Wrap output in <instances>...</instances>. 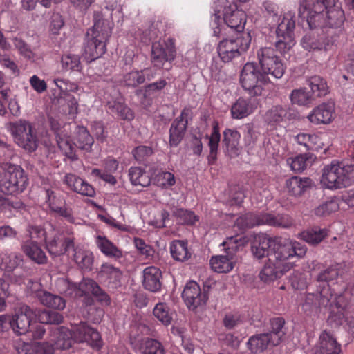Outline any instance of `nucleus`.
Masks as SVG:
<instances>
[{
    "label": "nucleus",
    "instance_id": "obj_1",
    "mask_svg": "<svg viewBox=\"0 0 354 354\" xmlns=\"http://www.w3.org/2000/svg\"><path fill=\"white\" fill-rule=\"evenodd\" d=\"M94 24L86 32L84 52L90 62L102 56L106 51V43L112 33V23L103 17L101 12L93 14Z\"/></svg>",
    "mask_w": 354,
    "mask_h": 354
},
{
    "label": "nucleus",
    "instance_id": "obj_2",
    "mask_svg": "<svg viewBox=\"0 0 354 354\" xmlns=\"http://www.w3.org/2000/svg\"><path fill=\"white\" fill-rule=\"evenodd\" d=\"M223 5L221 13L219 10H215L211 17V26L214 30V35L221 37L231 32L235 35H244L246 15L242 10L238 8L235 3H228L227 0H221Z\"/></svg>",
    "mask_w": 354,
    "mask_h": 354
},
{
    "label": "nucleus",
    "instance_id": "obj_3",
    "mask_svg": "<svg viewBox=\"0 0 354 354\" xmlns=\"http://www.w3.org/2000/svg\"><path fill=\"white\" fill-rule=\"evenodd\" d=\"M354 182V165L344 161L333 160L322 169L321 183L328 189H341Z\"/></svg>",
    "mask_w": 354,
    "mask_h": 354
},
{
    "label": "nucleus",
    "instance_id": "obj_4",
    "mask_svg": "<svg viewBox=\"0 0 354 354\" xmlns=\"http://www.w3.org/2000/svg\"><path fill=\"white\" fill-rule=\"evenodd\" d=\"M306 251V247L296 241L277 237L273 239L269 261L270 263H277L284 266H288V270H290L293 264L288 261V259L294 257L301 258L304 257Z\"/></svg>",
    "mask_w": 354,
    "mask_h": 354
},
{
    "label": "nucleus",
    "instance_id": "obj_5",
    "mask_svg": "<svg viewBox=\"0 0 354 354\" xmlns=\"http://www.w3.org/2000/svg\"><path fill=\"white\" fill-rule=\"evenodd\" d=\"M261 225L287 228L292 225V221L288 216L284 215H274L270 213H247L237 218L235 222V225L240 230Z\"/></svg>",
    "mask_w": 354,
    "mask_h": 354
},
{
    "label": "nucleus",
    "instance_id": "obj_6",
    "mask_svg": "<svg viewBox=\"0 0 354 354\" xmlns=\"http://www.w3.org/2000/svg\"><path fill=\"white\" fill-rule=\"evenodd\" d=\"M269 82L268 77L254 62L246 63L241 73L240 82L250 96L261 95L263 86Z\"/></svg>",
    "mask_w": 354,
    "mask_h": 354
},
{
    "label": "nucleus",
    "instance_id": "obj_7",
    "mask_svg": "<svg viewBox=\"0 0 354 354\" xmlns=\"http://www.w3.org/2000/svg\"><path fill=\"white\" fill-rule=\"evenodd\" d=\"M250 42V33L235 35V37L225 38L218 44V54L224 62H229L245 53L248 49Z\"/></svg>",
    "mask_w": 354,
    "mask_h": 354
},
{
    "label": "nucleus",
    "instance_id": "obj_8",
    "mask_svg": "<svg viewBox=\"0 0 354 354\" xmlns=\"http://www.w3.org/2000/svg\"><path fill=\"white\" fill-rule=\"evenodd\" d=\"M176 56L175 41L172 38L153 43L151 46V61L153 66L169 71L171 63Z\"/></svg>",
    "mask_w": 354,
    "mask_h": 354
},
{
    "label": "nucleus",
    "instance_id": "obj_9",
    "mask_svg": "<svg viewBox=\"0 0 354 354\" xmlns=\"http://www.w3.org/2000/svg\"><path fill=\"white\" fill-rule=\"evenodd\" d=\"M257 59L261 69L266 76L279 79L282 77L286 71V66L281 58L276 55L274 48L263 47L257 50Z\"/></svg>",
    "mask_w": 354,
    "mask_h": 354
},
{
    "label": "nucleus",
    "instance_id": "obj_10",
    "mask_svg": "<svg viewBox=\"0 0 354 354\" xmlns=\"http://www.w3.org/2000/svg\"><path fill=\"white\" fill-rule=\"evenodd\" d=\"M326 0H300L299 15L302 17L308 11L306 21L310 29H316L326 26L324 10Z\"/></svg>",
    "mask_w": 354,
    "mask_h": 354
},
{
    "label": "nucleus",
    "instance_id": "obj_11",
    "mask_svg": "<svg viewBox=\"0 0 354 354\" xmlns=\"http://www.w3.org/2000/svg\"><path fill=\"white\" fill-rule=\"evenodd\" d=\"M293 18L294 16L290 12L287 13L276 30L277 41L275 42V47L281 54L286 53L295 45V21Z\"/></svg>",
    "mask_w": 354,
    "mask_h": 354
},
{
    "label": "nucleus",
    "instance_id": "obj_12",
    "mask_svg": "<svg viewBox=\"0 0 354 354\" xmlns=\"http://www.w3.org/2000/svg\"><path fill=\"white\" fill-rule=\"evenodd\" d=\"M223 245H227L225 248L227 254L212 257L210 259L212 269L218 273H227L233 269L234 266L233 256L241 246V244L238 243L236 236L229 238Z\"/></svg>",
    "mask_w": 354,
    "mask_h": 354
},
{
    "label": "nucleus",
    "instance_id": "obj_13",
    "mask_svg": "<svg viewBox=\"0 0 354 354\" xmlns=\"http://www.w3.org/2000/svg\"><path fill=\"white\" fill-rule=\"evenodd\" d=\"M22 178L20 166L3 164L0 165V191L6 194H15L19 191V179Z\"/></svg>",
    "mask_w": 354,
    "mask_h": 354
},
{
    "label": "nucleus",
    "instance_id": "obj_14",
    "mask_svg": "<svg viewBox=\"0 0 354 354\" xmlns=\"http://www.w3.org/2000/svg\"><path fill=\"white\" fill-rule=\"evenodd\" d=\"M192 111L190 108H184L180 116L176 118L169 129V145L171 147H177L184 138L188 122L192 119Z\"/></svg>",
    "mask_w": 354,
    "mask_h": 354
},
{
    "label": "nucleus",
    "instance_id": "obj_15",
    "mask_svg": "<svg viewBox=\"0 0 354 354\" xmlns=\"http://www.w3.org/2000/svg\"><path fill=\"white\" fill-rule=\"evenodd\" d=\"M71 332L73 339L77 342H86L97 349H100L102 346L101 336L98 331L89 326L86 322H80L75 324Z\"/></svg>",
    "mask_w": 354,
    "mask_h": 354
},
{
    "label": "nucleus",
    "instance_id": "obj_16",
    "mask_svg": "<svg viewBox=\"0 0 354 354\" xmlns=\"http://www.w3.org/2000/svg\"><path fill=\"white\" fill-rule=\"evenodd\" d=\"M122 276L120 268L109 262L103 263L97 274V277L101 283L113 290L121 286Z\"/></svg>",
    "mask_w": 354,
    "mask_h": 354
},
{
    "label": "nucleus",
    "instance_id": "obj_17",
    "mask_svg": "<svg viewBox=\"0 0 354 354\" xmlns=\"http://www.w3.org/2000/svg\"><path fill=\"white\" fill-rule=\"evenodd\" d=\"M182 297L190 310L205 305L207 300V294L202 292L199 285L194 281H190L186 284Z\"/></svg>",
    "mask_w": 354,
    "mask_h": 354
},
{
    "label": "nucleus",
    "instance_id": "obj_18",
    "mask_svg": "<svg viewBox=\"0 0 354 354\" xmlns=\"http://www.w3.org/2000/svg\"><path fill=\"white\" fill-rule=\"evenodd\" d=\"M313 354H343L342 346L334 336L324 330L319 335V341L312 349Z\"/></svg>",
    "mask_w": 354,
    "mask_h": 354
},
{
    "label": "nucleus",
    "instance_id": "obj_19",
    "mask_svg": "<svg viewBox=\"0 0 354 354\" xmlns=\"http://www.w3.org/2000/svg\"><path fill=\"white\" fill-rule=\"evenodd\" d=\"M334 104L326 102L315 107L307 118L315 124H329L334 118Z\"/></svg>",
    "mask_w": 354,
    "mask_h": 354
},
{
    "label": "nucleus",
    "instance_id": "obj_20",
    "mask_svg": "<svg viewBox=\"0 0 354 354\" xmlns=\"http://www.w3.org/2000/svg\"><path fill=\"white\" fill-rule=\"evenodd\" d=\"M49 253L55 257L64 254L69 249H74V239L57 232L53 239L46 243Z\"/></svg>",
    "mask_w": 354,
    "mask_h": 354
},
{
    "label": "nucleus",
    "instance_id": "obj_21",
    "mask_svg": "<svg viewBox=\"0 0 354 354\" xmlns=\"http://www.w3.org/2000/svg\"><path fill=\"white\" fill-rule=\"evenodd\" d=\"M24 315L28 322V328L24 333L28 337L32 339H40L45 334L44 327L38 322L37 311L26 306L24 308Z\"/></svg>",
    "mask_w": 354,
    "mask_h": 354
},
{
    "label": "nucleus",
    "instance_id": "obj_22",
    "mask_svg": "<svg viewBox=\"0 0 354 354\" xmlns=\"http://www.w3.org/2000/svg\"><path fill=\"white\" fill-rule=\"evenodd\" d=\"M326 8L324 10L326 18V26L330 28L339 27L344 21V13L339 5L334 0H326L324 3Z\"/></svg>",
    "mask_w": 354,
    "mask_h": 354
},
{
    "label": "nucleus",
    "instance_id": "obj_23",
    "mask_svg": "<svg viewBox=\"0 0 354 354\" xmlns=\"http://www.w3.org/2000/svg\"><path fill=\"white\" fill-rule=\"evenodd\" d=\"M64 183L73 191L88 197H93L95 194L94 187L82 178L73 174H66Z\"/></svg>",
    "mask_w": 354,
    "mask_h": 354
},
{
    "label": "nucleus",
    "instance_id": "obj_24",
    "mask_svg": "<svg viewBox=\"0 0 354 354\" xmlns=\"http://www.w3.org/2000/svg\"><path fill=\"white\" fill-rule=\"evenodd\" d=\"M154 77L151 68H146L142 70H135L123 75L122 82L125 86L136 88L143 84L146 80L150 81Z\"/></svg>",
    "mask_w": 354,
    "mask_h": 354
},
{
    "label": "nucleus",
    "instance_id": "obj_25",
    "mask_svg": "<svg viewBox=\"0 0 354 354\" xmlns=\"http://www.w3.org/2000/svg\"><path fill=\"white\" fill-rule=\"evenodd\" d=\"M142 286L145 289L152 292H158L162 286V272L160 270L154 266L146 268L143 270Z\"/></svg>",
    "mask_w": 354,
    "mask_h": 354
},
{
    "label": "nucleus",
    "instance_id": "obj_26",
    "mask_svg": "<svg viewBox=\"0 0 354 354\" xmlns=\"http://www.w3.org/2000/svg\"><path fill=\"white\" fill-rule=\"evenodd\" d=\"M240 138L241 135L236 129H226L223 131V144L227 153L232 158L237 157L241 152Z\"/></svg>",
    "mask_w": 354,
    "mask_h": 354
},
{
    "label": "nucleus",
    "instance_id": "obj_27",
    "mask_svg": "<svg viewBox=\"0 0 354 354\" xmlns=\"http://www.w3.org/2000/svg\"><path fill=\"white\" fill-rule=\"evenodd\" d=\"M272 241L273 239L263 234L256 236L251 248L254 257L261 260L266 257L269 261L270 250L272 249Z\"/></svg>",
    "mask_w": 354,
    "mask_h": 354
},
{
    "label": "nucleus",
    "instance_id": "obj_28",
    "mask_svg": "<svg viewBox=\"0 0 354 354\" xmlns=\"http://www.w3.org/2000/svg\"><path fill=\"white\" fill-rule=\"evenodd\" d=\"M80 288H84L86 290L91 292L101 305L108 306L111 304V300L109 295L93 279H84L80 283Z\"/></svg>",
    "mask_w": 354,
    "mask_h": 354
},
{
    "label": "nucleus",
    "instance_id": "obj_29",
    "mask_svg": "<svg viewBox=\"0 0 354 354\" xmlns=\"http://www.w3.org/2000/svg\"><path fill=\"white\" fill-rule=\"evenodd\" d=\"M95 244L100 252L110 259L118 260L123 256L122 250L105 236L97 235L95 237Z\"/></svg>",
    "mask_w": 354,
    "mask_h": 354
},
{
    "label": "nucleus",
    "instance_id": "obj_30",
    "mask_svg": "<svg viewBox=\"0 0 354 354\" xmlns=\"http://www.w3.org/2000/svg\"><path fill=\"white\" fill-rule=\"evenodd\" d=\"M288 271V266H284L277 263H270L268 260V262L259 273V277L264 282H270L280 278Z\"/></svg>",
    "mask_w": 354,
    "mask_h": 354
},
{
    "label": "nucleus",
    "instance_id": "obj_31",
    "mask_svg": "<svg viewBox=\"0 0 354 354\" xmlns=\"http://www.w3.org/2000/svg\"><path fill=\"white\" fill-rule=\"evenodd\" d=\"M55 137L58 147L63 152L64 156L71 160H77L75 147L67 133L63 130L57 129L55 131Z\"/></svg>",
    "mask_w": 354,
    "mask_h": 354
},
{
    "label": "nucleus",
    "instance_id": "obj_32",
    "mask_svg": "<svg viewBox=\"0 0 354 354\" xmlns=\"http://www.w3.org/2000/svg\"><path fill=\"white\" fill-rule=\"evenodd\" d=\"M55 337L54 340L56 349L67 350L72 347L73 337L72 332L64 326L57 328L53 331Z\"/></svg>",
    "mask_w": 354,
    "mask_h": 354
},
{
    "label": "nucleus",
    "instance_id": "obj_33",
    "mask_svg": "<svg viewBox=\"0 0 354 354\" xmlns=\"http://www.w3.org/2000/svg\"><path fill=\"white\" fill-rule=\"evenodd\" d=\"M268 346H272V340L266 333L251 336L247 342L248 348L255 354L263 352Z\"/></svg>",
    "mask_w": 354,
    "mask_h": 354
},
{
    "label": "nucleus",
    "instance_id": "obj_34",
    "mask_svg": "<svg viewBox=\"0 0 354 354\" xmlns=\"http://www.w3.org/2000/svg\"><path fill=\"white\" fill-rule=\"evenodd\" d=\"M270 330L266 333L272 340V346H277L281 343L286 333L285 328V319L283 317H274L270 319Z\"/></svg>",
    "mask_w": 354,
    "mask_h": 354
},
{
    "label": "nucleus",
    "instance_id": "obj_35",
    "mask_svg": "<svg viewBox=\"0 0 354 354\" xmlns=\"http://www.w3.org/2000/svg\"><path fill=\"white\" fill-rule=\"evenodd\" d=\"M328 236V231L326 228L314 227L307 229L299 234L298 236L310 245H315L323 241Z\"/></svg>",
    "mask_w": 354,
    "mask_h": 354
},
{
    "label": "nucleus",
    "instance_id": "obj_36",
    "mask_svg": "<svg viewBox=\"0 0 354 354\" xmlns=\"http://www.w3.org/2000/svg\"><path fill=\"white\" fill-rule=\"evenodd\" d=\"M37 297L41 304L46 307L63 310L66 306L65 300L62 297L47 291H38L37 292Z\"/></svg>",
    "mask_w": 354,
    "mask_h": 354
},
{
    "label": "nucleus",
    "instance_id": "obj_37",
    "mask_svg": "<svg viewBox=\"0 0 354 354\" xmlns=\"http://www.w3.org/2000/svg\"><path fill=\"white\" fill-rule=\"evenodd\" d=\"M306 82L310 88V93L314 99L315 97H324L329 92L326 81L319 75H313L308 77Z\"/></svg>",
    "mask_w": 354,
    "mask_h": 354
},
{
    "label": "nucleus",
    "instance_id": "obj_38",
    "mask_svg": "<svg viewBox=\"0 0 354 354\" xmlns=\"http://www.w3.org/2000/svg\"><path fill=\"white\" fill-rule=\"evenodd\" d=\"M312 184V180L309 178H299L293 176L286 181V187L288 192L295 196H301Z\"/></svg>",
    "mask_w": 354,
    "mask_h": 354
},
{
    "label": "nucleus",
    "instance_id": "obj_39",
    "mask_svg": "<svg viewBox=\"0 0 354 354\" xmlns=\"http://www.w3.org/2000/svg\"><path fill=\"white\" fill-rule=\"evenodd\" d=\"M295 140L307 151H315L321 148V139L314 133H300L295 136Z\"/></svg>",
    "mask_w": 354,
    "mask_h": 354
},
{
    "label": "nucleus",
    "instance_id": "obj_40",
    "mask_svg": "<svg viewBox=\"0 0 354 354\" xmlns=\"http://www.w3.org/2000/svg\"><path fill=\"white\" fill-rule=\"evenodd\" d=\"M73 250L75 252L73 259L78 266L82 270H91L94 261L93 253L91 251L80 248H74Z\"/></svg>",
    "mask_w": 354,
    "mask_h": 354
},
{
    "label": "nucleus",
    "instance_id": "obj_41",
    "mask_svg": "<svg viewBox=\"0 0 354 354\" xmlns=\"http://www.w3.org/2000/svg\"><path fill=\"white\" fill-rule=\"evenodd\" d=\"M170 252L172 257L178 261H185L191 257L187 248V242L182 240H175L170 245Z\"/></svg>",
    "mask_w": 354,
    "mask_h": 354
},
{
    "label": "nucleus",
    "instance_id": "obj_42",
    "mask_svg": "<svg viewBox=\"0 0 354 354\" xmlns=\"http://www.w3.org/2000/svg\"><path fill=\"white\" fill-rule=\"evenodd\" d=\"M303 48L307 50H321L325 47L324 37L315 32H309L305 35L301 40Z\"/></svg>",
    "mask_w": 354,
    "mask_h": 354
},
{
    "label": "nucleus",
    "instance_id": "obj_43",
    "mask_svg": "<svg viewBox=\"0 0 354 354\" xmlns=\"http://www.w3.org/2000/svg\"><path fill=\"white\" fill-rule=\"evenodd\" d=\"M24 131L26 135V137L24 138V149L28 152L35 151L39 142L36 129L29 122L24 121Z\"/></svg>",
    "mask_w": 354,
    "mask_h": 354
},
{
    "label": "nucleus",
    "instance_id": "obj_44",
    "mask_svg": "<svg viewBox=\"0 0 354 354\" xmlns=\"http://www.w3.org/2000/svg\"><path fill=\"white\" fill-rule=\"evenodd\" d=\"M75 134V145L77 147L83 150H90L93 144V138L87 129L83 126H77Z\"/></svg>",
    "mask_w": 354,
    "mask_h": 354
},
{
    "label": "nucleus",
    "instance_id": "obj_45",
    "mask_svg": "<svg viewBox=\"0 0 354 354\" xmlns=\"http://www.w3.org/2000/svg\"><path fill=\"white\" fill-rule=\"evenodd\" d=\"M290 99L292 104L308 106L314 100L313 95L306 88H299L292 91Z\"/></svg>",
    "mask_w": 354,
    "mask_h": 354
},
{
    "label": "nucleus",
    "instance_id": "obj_46",
    "mask_svg": "<svg viewBox=\"0 0 354 354\" xmlns=\"http://www.w3.org/2000/svg\"><path fill=\"white\" fill-rule=\"evenodd\" d=\"M129 176L132 185L147 187L151 183V179L146 171L139 167H131L129 169Z\"/></svg>",
    "mask_w": 354,
    "mask_h": 354
},
{
    "label": "nucleus",
    "instance_id": "obj_47",
    "mask_svg": "<svg viewBox=\"0 0 354 354\" xmlns=\"http://www.w3.org/2000/svg\"><path fill=\"white\" fill-rule=\"evenodd\" d=\"M35 310L37 311L38 322L41 324L59 325L64 321L63 315L57 311L37 309Z\"/></svg>",
    "mask_w": 354,
    "mask_h": 354
},
{
    "label": "nucleus",
    "instance_id": "obj_48",
    "mask_svg": "<svg viewBox=\"0 0 354 354\" xmlns=\"http://www.w3.org/2000/svg\"><path fill=\"white\" fill-rule=\"evenodd\" d=\"M26 244L42 243L46 241L45 231L39 225H28L26 228Z\"/></svg>",
    "mask_w": 354,
    "mask_h": 354
},
{
    "label": "nucleus",
    "instance_id": "obj_49",
    "mask_svg": "<svg viewBox=\"0 0 354 354\" xmlns=\"http://www.w3.org/2000/svg\"><path fill=\"white\" fill-rule=\"evenodd\" d=\"M140 351L142 354H164L162 344L156 339L143 338L141 340Z\"/></svg>",
    "mask_w": 354,
    "mask_h": 354
},
{
    "label": "nucleus",
    "instance_id": "obj_50",
    "mask_svg": "<svg viewBox=\"0 0 354 354\" xmlns=\"http://www.w3.org/2000/svg\"><path fill=\"white\" fill-rule=\"evenodd\" d=\"M221 140V135L218 124H216L212 128V131L209 137L208 146L209 147V155L208 156L209 164H213L216 159L218 144Z\"/></svg>",
    "mask_w": 354,
    "mask_h": 354
},
{
    "label": "nucleus",
    "instance_id": "obj_51",
    "mask_svg": "<svg viewBox=\"0 0 354 354\" xmlns=\"http://www.w3.org/2000/svg\"><path fill=\"white\" fill-rule=\"evenodd\" d=\"M153 314L163 325L168 326L171 324L174 313L166 304H157L153 310Z\"/></svg>",
    "mask_w": 354,
    "mask_h": 354
},
{
    "label": "nucleus",
    "instance_id": "obj_52",
    "mask_svg": "<svg viewBox=\"0 0 354 354\" xmlns=\"http://www.w3.org/2000/svg\"><path fill=\"white\" fill-rule=\"evenodd\" d=\"M321 295L308 294L306 296L304 303L302 304V310L307 314L311 315L317 313L319 306L324 304V299H320ZM327 305V304H326Z\"/></svg>",
    "mask_w": 354,
    "mask_h": 354
},
{
    "label": "nucleus",
    "instance_id": "obj_53",
    "mask_svg": "<svg viewBox=\"0 0 354 354\" xmlns=\"http://www.w3.org/2000/svg\"><path fill=\"white\" fill-rule=\"evenodd\" d=\"M252 112L249 103L245 99L240 97L231 107L232 117L234 119H241L248 116Z\"/></svg>",
    "mask_w": 354,
    "mask_h": 354
},
{
    "label": "nucleus",
    "instance_id": "obj_54",
    "mask_svg": "<svg viewBox=\"0 0 354 354\" xmlns=\"http://www.w3.org/2000/svg\"><path fill=\"white\" fill-rule=\"evenodd\" d=\"M107 106L113 113H116L122 120H131L133 118L131 110L123 103L116 101L108 102Z\"/></svg>",
    "mask_w": 354,
    "mask_h": 354
},
{
    "label": "nucleus",
    "instance_id": "obj_55",
    "mask_svg": "<svg viewBox=\"0 0 354 354\" xmlns=\"http://www.w3.org/2000/svg\"><path fill=\"white\" fill-rule=\"evenodd\" d=\"M39 244H26V254L32 261L38 264H43L46 261V257L39 246Z\"/></svg>",
    "mask_w": 354,
    "mask_h": 354
},
{
    "label": "nucleus",
    "instance_id": "obj_56",
    "mask_svg": "<svg viewBox=\"0 0 354 354\" xmlns=\"http://www.w3.org/2000/svg\"><path fill=\"white\" fill-rule=\"evenodd\" d=\"M172 214L177 218L178 223L182 224L192 225L198 221V217L193 212L182 208L174 209Z\"/></svg>",
    "mask_w": 354,
    "mask_h": 354
},
{
    "label": "nucleus",
    "instance_id": "obj_57",
    "mask_svg": "<svg viewBox=\"0 0 354 354\" xmlns=\"http://www.w3.org/2000/svg\"><path fill=\"white\" fill-rule=\"evenodd\" d=\"M54 194L53 191L49 189L46 190V194L48 198V201H50V197ZM49 207L51 211L58 214L59 215L64 217L68 221L73 223L75 218L73 216L72 209L69 207H59L56 205L54 203L49 202Z\"/></svg>",
    "mask_w": 354,
    "mask_h": 354
},
{
    "label": "nucleus",
    "instance_id": "obj_58",
    "mask_svg": "<svg viewBox=\"0 0 354 354\" xmlns=\"http://www.w3.org/2000/svg\"><path fill=\"white\" fill-rule=\"evenodd\" d=\"M330 305L333 308V311H334L335 308H337L336 313L339 314V316L346 317L348 315L347 310L350 308L351 305L348 297L346 294L337 296Z\"/></svg>",
    "mask_w": 354,
    "mask_h": 354
},
{
    "label": "nucleus",
    "instance_id": "obj_59",
    "mask_svg": "<svg viewBox=\"0 0 354 354\" xmlns=\"http://www.w3.org/2000/svg\"><path fill=\"white\" fill-rule=\"evenodd\" d=\"M312 158V154L304 153L296 156L294 158L288 160L291 169L297 172L304 171L308 165V162Z\"/></svg>",
    "mask_w": 354,
    "mask_h": 354
},
{
    "label": "nucleus",
    "instance_id": "obj_60",
    "mask_svg": "<svg viewBox=\"0 0 354 354\" xmlns=\"http://www.w3.org/2000/svg\"><path fill=\"white\" fill-rule=\"evenodd\" d=\"M339 208V206L336 200H330L317 207L314 212L317 216H326L335 212Z\"/></svg>",
    "mask_w": 354,
    "mask_h": 354
},
{
    "label": "nucleus",
    "instance_id": "obj_61",
    "mask_svg": "<svg viewBox=\"0 0 354 354\" xmlns=\"http://www.w3.org/2000/svg\"><path fill=\"white\" fill-rule=\"evenodd\" d=\"M19 263V259L16 255H10L8 257L5 261L3 262L4 269L6 272H11L12 275H10V279L12 281H14L15 283H21L22 279L20 276H17L14 272L15 269L18 267Z\"/></svg>",
    "mask_w": 354,
    "mask_h": 354
},
{
    "label": "nucleus",
    "instance_id": "obj_62",
    "mask_svg": "<svg viewBox=\"0 0 354 354\" xmlns=\"http://www.w3.org/2000/svg\"><path fill=\"white\" fill-rule=\"evenodd\" d=\"M62 68L66 71H80L81 68L80 58L77 55L68 54L62 57Z\"/></svg>",
    "mask_w": 354,
    "mask_h": 354
},
{
    "label": "nucleus",
    "instance_id": "obj_63",
    "mask_svg": "<svg viewBox=\"0 0 354 354\" xmlns=\"http://www.w3.org/2000/svg\"><path fill=\"white\" fill-rule=\"evenodd\" d=\"M287 111L281 106H275L267 111L266 120L270 122H279L286 117Z\"/></svg>",
    "mask_w": 354,
    "mask_h": 354
},
{
    "label": "nucleus",
    "instance_id": "obj_64",
    "mask_svg": "<svg viewBox=\"0 0 354 354\" xmlns=\"http://www.w3.org/2000/svg\"><path fill=\"white\" fill-rule=\"evenodd\" d=\"M132 153L138 162H142L153 153V151L151 147L140 145L133 150Z\"/></svg>",
    "mask_w": 354,
    "mask_h": 354
}]
</instances>
